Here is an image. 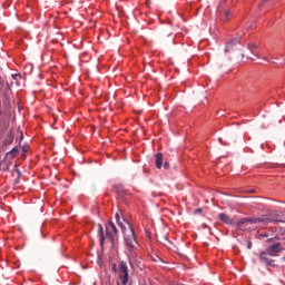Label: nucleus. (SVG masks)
I'll list each match as a JSON object with an SVG mask.
<instances>
[{
    "mask_svg": "<svg viewBox=\"0 0 285 285\" xmlns=\"http://www.w3.org/2000/svg\"><path fill=\"white\" fill-rule=\"evenodd\" d=\"M264 222H271V219L257 218V217L248 218V223H252V224L264 223Z\"/></svg>",
    "mask_w": 285,
    "mask_h": 285,
    "instance_id": "nucleus-9",
    "label": "nucleus"
},
{
    "mask_svg": "<svg viewBox=\"0 0 285 285\" xmlns=\"http://www.w3.org/2000/svg\"><path fill=\"white\" fill-rule=\"evenodd\" d=\"M117 285H119V283H117Z\"/></svg>",
    "mask_w": 285,
    "mask_h": 285,
    "instance_id": "nucleus-22",
    "label": "nucleus"
},
{
    "mask_svg": "<svg viewBox=\"0 0 285 285\" xmlns=\"http://www.w3.org/2000/svg\"><path fill=\"white\" fill-rule=\"evenodd\" d=\"M18 153H19V148L18 147H14V148H12L11 151H9V154L12 155V157L17 156Z\"/></svg>",
    "mask_w": 285,
    "mask_h": 285,
    "instance_id": "nucleus-13",
    "label": "nucleus"
},
{
    "mask_svg": "<svg viewBox=\"0 0 285 285\" xmlns=\"http://www.w3.org/2000/svg\"><path fill=\"white\" fill-rule=\"evenodd\" d=\"M203 212V209L202 208H197V209H195V214H200Z\"/></svg>",
    "mask_w": 285,
    "mask_h": 285,
    "instance_id": "nucleus-17",
    "label": "nucleus"
},
{
    "mask_svg": "<svg viewBox=\"0 0 285 285\" xmlns=\"http://www.w3.org/2000/svg\"><path fill=\"white\" fill-rule=\"evenodd\" d=\"M115 218H116V222L119 225V227H121V225H124L121 223V212L116 213Z\"/></svg>",
    "mask_w": 285,
    "mask_h": 285,
    "instance_id": "nucleus-11",
    "label": "nucleus"
},
{
    "mask_svg": "<svg viewBox=\"0 0 285 285\" xmlns=\"http://www.w3.org/2000/svg\"><path fill=\"white\" fill-rule=\"evenodd\" d=\"M271 257H272V254H269L268 252H262L259 254L261 262H264L266 266H275V261L272 259Z\"/></svg>",
    "mask_w": 285,
    "mask_h": 285,
    "instance_id": "nucleus-5",
    "label": "nucleus"
},
{
    "mask_svg": "<svg viewBox=\"0 0 285 285\" xmlns=\"http://www.w3.org/2000/svg\"><path fill=\"white\" fill-rule=\"evenodd\" d=\"M245 223H249V218H242L238 220V225L245 224Z\"/></svg>",
    "mask_w": 285,
    "mask_h": 285,
    "instance_id": "nucleus-14",
    "label": "nucleus"
},
{
    "mask_svg": "<svg viewBox=\"0 0 285 285\" xmlns=\"http://www.w3.org/2000/svg\"><path fill=\"white\" fill-rule=\"evenodd\" d=\"M250 248H252V243L249 242V243H248V249H250Z\"/></svg>",
    "mask_w": 285,
    "mask_h": 285,
    "instance_id": "nucleus-19",
    "label": "nucleus"
},
{
    "mask_svg": "<svg viewBox=\"0 0 285 285\" xmlns=\"http://www.w3.org/2000/svg\"><path fill=\"white\" fill-rule=\"evenodd\" d=\"M120 228L124 233V239L128 248L135 249V247H137V237H135V230H132L130 224L127 223V227L126 225H120Z\"/></svg>",
    "mask_w": 285,
    "mask_h": 285,
    "instance_id": "nucleus-2",
    "label": "nucleus"
},
{
    "mask_svg": "<svg viewBox=\"0 0 285 285\" xmlns=\"http://www.w3.org/2000/svg\"><path fill=\"white\" fill-rule=\"evenodd\" d=\"M218 218H219V220H222L223 223H225L227 225H232L233 224V219L228 215H226L224 213L219 214Z\"/></svg>",
    "mask_w": 285,
    "mask_h": 285,
    "instance_id": "nucleus-8",
    "label": "nucleus"
},
{
    "mask_svg": "<svg viewBox=\"0 0 285 285\" xmlns=\"http://www.w3.org/2000/svg\"><path fill=\"white\" fill-rule=\"evenodd\" d=\"M229 14H230L229 11H224V14L222 16L220 20L223 22H226L229 19Z\"/></svg>",
    "mask_w": 285,
    "mask_h": 285,
    "instance_id": "nucleus-12",
    "label": "nucleus"
},
{
    "mask_svg": "<svg viewBox=\"0 0 285 285\" xmlns=\"http://www.w3.org/2000/svg\"><path fill=\"white\" fill-rule=\"evenodd\" d=\"M155 165L158 169H160L161 166H164V154H161V153L156 154Z\"/></svg>",
    "mask_w": 285,
    "mask_h": 285,
    "instance_id": "nucleus-7",
    "label": "nucleus"
},
{
    "mask_svg": "<svg viewBox=\"0 0 285 285\" xmlns=\"http://www.w3.org/2000/svg\"><path fill=\"white\" fill-rule=\"evenodd\" d=\"M118 277L122 285L128 284L129 274H128V264L125 261H121L118 265Z\"/></svg>",
    "mask_w": 285,
    "mask_h": 285,
    "instance_id": "nucleus-3",
    "label": "nucleus"
},
{
    "mask_svg": "<svg viewBox=\"0 0 285 285\" xmlns=\"http://www.w3.org/2000/svg\"><path fill=\"white\" fill-rule=\"evenodd\" d=\"M23 151H24V153H27V149H26V148H23Z\"/></svg>",
    "mask_w": 285,
    "mask_h": 285,
    "instance_id": "nucleus-21",
    "label": "nucleus"
},
{
    "mask_svg": "<svg viewBox=\"0 0 285 285\" xmlns=\"http://www.w3.org/2000/svg\"><path fill=\"white\" fill-rule=\"evenodd\" d=\"M283 250L284 248L281 246V243L271 245L267 249V252L269 253V255H272V257H276V254L282 253Z\"/></svg>",
    "mask_w": 285,
    "mask_h": 285,
    "instance_id": "nucleus-6",
    "label": "nucleus"
},
{
    "mask_svg": "<svg viewBox=\"0 0 285 285\" xmlns=\"http://www.w3.org/2000/svg\"><path fill=\"white\" fill-rule=\"evenodd\" d=\"M258 46L256 45V43H250L249 46H248V48L252 50V49H256Z\"/></svg>",
    "mask_w": 285,
    "mask_h": 285,
    "instance_id": "nucleus-16",
    "label": "nucleus"
},
{
    "mask_svg": "<svg viewBox=\"0 0 285 285\" xmlns=\"http://www.w3.org/2000/svg\"><path fill=\"white\" fill-rule=\"evenodd\" d=\"M164 167H165L166 169H168V167H170V164L165 163V164H164Z\"/></svg>",
    "mask_w": 285,
    "mask_h": 285,
    "instance_id": "nucleus-18",
    "label": "nucleus"
},
{
    "mask_svg": "<svg viewBox=\"0 0 285 285\" xmlns=\"http://www.w3.org/2000/svg\"><path fill=\"white\" fill-rule=\"evenodd\" d=\"M117 226L115 223L109 222L106 226V236L104 235V226L101 224L98 225V235L100 237V245H104V242L109 239L111 243H115V236L117 235Z\"/></svg>",
    "mask_w": 285,
    "mask_h": 285,
    "instance_id": "nucleus-1",
    "label": "nucleus"
},
{
    "mask_svg": "<svg viewBox=\"0 0 285 285\" xmlns=\"http://www.w3.org/2000/svg\"><path fill=\"white\" fill-rule=\"evenodd\" d=\"M111 269H112L114 273H117V264H115V263L111 264Z\"/></svg>",
    "mask_w": 285,
    "mask_h": 285,
    "instance_id": "nucleus-15",
    "label": "nucleus"
},
{
    "mask_svg": "<svg viewBox=\"0 0 285 285\" xmlns=\"http://www.w3.org/2000/svg\"><path fill=\"white\" fill-rule=\"evenodd\" d=\"M238 42H239V39H238V38L233 39L232 41H229V42L227 43L225 51H226V52L229 51V49H232L233 46L237 45Z\"/></svg>",
    "mask_w": 285,
    "mask_h": 285,
    "instance_id": "nucleus-10",
    "label": "nucleus"
},
{
    "mask_svg": "<svg viewBox=\"0 0 285 285\" xmlns=\"http://www.w3.org/2000/svg\"><path fill=\"white\" fill-rule=\"evenodd\" d=\"M16 77H19V78H21V76H20V75H17Z\"/></svg>",
    "mask_w": 285,
    "mask_h": 285,
    "instance_id": "nucleus-20",
    "label": "nucleus"
},
{
    "mask_svg": "<svg viewBox=\"0 0 285 285\" xmlns=\"http://www.w3.org/2000/svg\"><path fill=\"white\" fill-rule=\"evenodd\" d=\"M159 38L164 43H175V35H173L170 31H161L159 33Z\"/></svg>",
    "mask_w": 285,
    "mask_h": 285,
    "instance_id": "nucleus-4",
    "label": "nucleus"
}]
</instances>
